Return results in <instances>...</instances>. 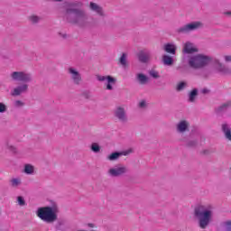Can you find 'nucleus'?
<instances>
[{
  "label": "nucleus",
  "instance_id": "obj_1",
  "mask_svg": "<svg viewBox=\"0 0 231 231\" xmlns=\"http://www.w3.org/2000/svg\"><path fill=\"white\" fill-rule=\"evenodd\" d=\"M63 21L71 26L86 29L91 28L93 23L89 22V14L84 8V2L74 0L66 2L63 5Z\"/></svg>",
  "mask_w": 231,
  "mask_h": 231
},
{
  "label": "nucleus",
  "instance_id": "obj_2",
  "mask_svg": "<svg viewBox=\"0 0 231 231\" xmlns=\"http://www.w3.org/2000/svg\"><path fill=\"white\" fill-rule=\"evenodd\" d=\"M210 62H212V57L205 54L189 56L187 60L188 67L194 70L203 69V68H207Z\"/></svg>",
  "mask_w": 231,
  "mask_h": 231
},
{
  "label": "nucleus",
  "instance_id": "obj_3",
  "mask_svg": "<svg viewBox=\"0 0 231 231\" xmlns=\"http://www.w3.org/2000/svg\"><path fill=\"white\" fill-rule=\"evenodd\" d=\"M195 217L199 219V226L205 230L212 221V211L207 206H197L194 210Z\"/></svg>",
  "mask_w": 231,
  "mask_h": 231
},
{
  "label": "nucleus",
  "instance_id": "obj_4",
  "mask_svg": "<svg viewBox=\"0 0 231 231\" xmlns=\"http://www.w3.org/2000/svg\"><path fill=\"white\" fill-rule=\"evenodd\" d=\"M36 216L39 217V219L43 221V223H47L48 225L55 223V221H57L59 218L57 215V209L50 206L38 208Z\"/></svg>",
  "mask_w": 231,
  "mask_h": 231
},
{
  "label": "nucleus",
  "instance_id": "obj_5",
  "mask_svg": "<svg viewBox=\"0 0 231 231\" xmlns=\"http://www.w3.org/2000/svg\"><path fill=\"white\" fill-rule=\"evenodd\" d=\"M203 26V23L201 22H191L189 23H187L185 25H182L176 29V33L179 35H183L185 33H190V32H194L196 30H199Z\"/></svg>",
  "mask_w": 231,
  "mask_h": 231
},
{
  "label": "nucleus",
  "instance_id": "obj_6",
  "mask_svg": "<svg viewBox=\"0 0 231 231\" xmlns=\"http://www.w3.org/2000/svg\"><path fill=\"white\" fill-rule=\"evenodd\" d=\"M11 79L14 82H32V74L24 71H14L11 73Z\"/></svg>",
  "mask_w": 231,
  "mask_h": 231
},
{
  "label": "nucleus",
  "instance_id": "obj_7",
  "mask_svg": "<svg viewBox=\"0 0 231 231\" xmlns=\"http://www.w3.org/2000/svg\"><path fill=\"white\" fill-rule=\"evenodd\" d=\"M114 116L121 122V124H127L128 118H127V114L125 113V108L122 106H118L116 108L114 111Z\"/></svg>",
  "mask_w": 231,
  "mask_h": 231
},
{
  "label": "nucleus",
  "instance_id": "obj_8",
  "mask_svg": "<svg viewBox=\"0 0 231 231\" xmlns=\"http://www.w3.org/2000/svg\"><path fill=\"white\" fill-rule=\"evenodd\" d=\"M97 79L99 82H104V81L106 80L107 81L106 89L108 91H113V85L112 84H116V79L113 78V76H100V75H97Z\"/></svg>",
  "mask_w": 231,
  "mask_h": 231
},
{
  "label": "nucleus",
  "instance_id": "obj_9",
  "mask_svg": "<svg viewBox=\"0 0 231 231\" xmlns=\"http://www.w3.org/2000/svg\"><path fill=\"white\" fill-rule=\"evenodd\" d=\"M215 64H217L216 69L221 75H231V69L219 62V60H215Z\"/></svg>",
  "mask_w": 231,
  "mask_h": 231
},
{
  "label": "nucleus",
  "instance_id": "obj_10",
  "mask_svg": "<svg viewBox=\"0 0 231 231\" xmlns=\"http://www.w3.org/2000/svg\"><path fill=\"white\" fill-rule=\"evenodd\" d=\"M69 73L71 74L73 83L76 84V86H79L80 82H82V76L80 75V72L73 68H69Z\"/></svg>",
  "mask_w": 231,
  "mask_h": 231
},
{
  "label": "nucleus",
  "instance_id": "obj_11",
  "mask_svg": "<svg viewBox=\"0 0 231 231\" xmlns=\"http://www.w3.org/2000/svg\"><path fill=\"white\" fill-rule=\"evenodd\" d=\"M135 80L137 83H139L140 86H147L149 82L151 81V79L149 76L143 74V73H137L135 75Z\"/></svg>",
  "mask_w": 231,
  "mask_h": 231
},
{
  "label": "nucleus",
  "instance_id": "obj_12",
  "mask_svg": "<svg viewBox=\"0 0 231 231\" xmlns=\"http://www.w3.org/2000/svg\"><path fill=\"white\" fill-rule=\"evenodd\" d=\"M132 152H134V150L132 148L126 151H123L121 152H113L108 156V160H110V162H113L115 160H118L120 156H127L129 154H132Z\"/></svg>",
  "mask_w": 231,
  "mask_h": 231
},
{
  "label": "nucleus",
  "instance_id": "obj_13",
  "mask_svg": "<svg viewBox=\"0 0 231 231\" xmlns=\"http://www.w3.org/2000/svg\"><path fill=\"white\" fill-rule=\"evenodd\" d=\"M89 9L92 12H96V14L97 15H100V17H106V14H104V9L102 8V6L98 5L97 3L90 2L89 3Z\"/></svg>",
  "mask_w": 231,
  "mask_h": 231
},
{
  "label": "nucleus",
  "instance_id": "obj_14",
  "mask_svg": "<svg viewBox=\"0 0 231 231\" xmlns=\"http://www.w3.org/2000/svg\"><path fill=\"white\" fill-rule=\"evenodd\" d=\"M199 50L192 44L190 42H187L183 48V53L192 55V53H198Z\"/></svg>",
  "mask_w": 231,
  "mask_h": 231
},
{
  "label": "nucleus",
  "instance_id": "obj_15",
  "mask_svg": "<svg viewBox=\"0 0 231 231\" xmlns=\"http://www.w3.org/2000/svg\"><path fill=\"white\" fill-rule=\"evenodd\" d=\"M28 91V84L23 83L15 88L12 92V97H19L22 93H26Z\"/></svg>",
  "mask_w": 231,
  "mask_h": 231
},
{
  "label": "nucleus",
  "instance_id": "obj_16",
  "mask_svg": "<svg viewBox=\"0 0 231 231\" xmlns=\"http://www.w3.org/2000/svg\"><path fill=\"white\" fill-rule=\"evenodd\" d=\"M127 172V167L125 166H121L117 168H112L109 170V174L110 176H122V174H125Z\"/></svg>",
  "mask_w": 231,
  "mask_h": 231
},
{
  "label": "nucleus",
  "instance_id": "obj_17",
  "mask_svg": "<svg viewBox=\"0 0 231 231\" xmlns=\"http://www.w3.org/2000/svg\"><path fill=\"white\" fill-rule=\"evenodd\" d=\"M189 123L187 122V120H181L180 122H179L176 125V131L177 133H187V131H189Z\"/></svg>",
  "mask_w": 231,
  "mask_h": 231
},
{
  "label": "nucleus",
  "instance_id": "obj_18",
  "mask_svg": "<svg viewBox=\"0 0 231 231\" xmlns=\"http://www.w3.org/2000/svg\"><path fill=\"white\" fill-rule=\"evenodd\" d=\"M137 59L139 62H142L143 64H147V62H149V53L141 51L137 53Z\"/></svg>",
  "mask_w": 231,
  "mask_h": 231
},
{
  "label": "nucleus",
  "instance_id": "obj_19",
  "mask_svg": "<svg viewBox=\"0 0 231 231\" xmlns=\"http://www.w3.org/2000/svg\"><path fill=\"white\" fill-rule=\"evenodd\" d=\"M228 107H231V102L227 101L226 103L222 104L221 106H219L218 107H217L215 109L216 113L217 115L221 114V113H225L226 111L228 110Z\"/></svg>",
  "mask_w": 231,
  "mask_h": 231
},
{
  "label": "nucleus",
  "instance_id": "obj_20",
  "mask_svg": "<svg viewBox=\"0 0 231 231\" xmlns=\"http://www.w3.org/2000/svg\"><path fill=\"white\" fill-rule=\"evenodd\" d=\"M163 50L164 51H166V53H171V55H176L177 47L172 43H166Z\"/></svg>",
  "mask_w": 231,
  "mask_h": 231
},
{
  "label": "nucleus",
  "instance_id": "obj_21",
  "mask_svg": "<svg viewBox=\"0 0 231 231\" xmlns=\"http://www.w3.org/2000/svg\"><path fill=\"white\" fill-rule=\"evenodd\" d=\"M222 133H224L226 140H229L231 142V129L227 124L222 125Z\"/></svg>",
  "mask_w": 231,
  "mask_h": 231
},
{
  "label": "nucleus",
  "instance_id": "obj_22",
  "mask_svg": "<svg viewBox=\"0 0 231 231\" xmlns=\"http://www.w3.org/2000/svg\"><path fill=\"white\" fill-rule=\"evenodd\" d=\"M199 90L198 88H193L188 95V102L194 103L196 102V98L198 97Z\"/></svg>",
  "mask_w": 231,
  "mask_h": 231
},
{
  "label": "nucleus",
  "instance_id": "obj_23",
  "mask_svg": "<svg viewBox=\"0 0 231 231\" xmlns=\"http://www.w3.org/2000/svg\"><path fill=\"white\" fill-rule=\"evenodd\" d=\"M162 62L164 66H172L174 64V59L169 55H163L162 56Z\"/></svg>",
  "mask_w": 231,
  "mask_h": 231
},
{
  "label": "nucleus",
  "instance_id": "obj_24",
  "mask_svg": "<svg viewBox=\"0 0 231 231\" xmlns=\"http://www.w3.org/2000/svg\"><path fill=\"white\" fill-rule=\"evenodd\" d=\"M34 171H35V168L33 167V165L32 164L24 165L23 172L25 174H33Z\"/></svg>",
  "mask_w": 231,
  "mask_h": 231
},
{
  "label": "nucleus",
  "instance_id": "obj_25",
  "mask_svg": "<svg viewBox=\"0 0 231 231\" xmlns=\"http://www.w3.org/2000/svg\"><path fill=\"white\" fill-rule=\"evenodd\" d=\"M28 19L30 23H32V24H39V23L41 22V16H37L35 14H32L28 17Z\"/></svg>",
  "mask_w": 231,
  "mask_h": 231
},
{
  "label": "nucleus",
  "instance_id": "obj_26",
  "mask_svg": "<svg viewBox=\"0 0 231 231\" xmlns=\"http://www.w3.org/2000/svg\"><path fill=\"white\" fill-rule=\"evenodd\" d=\"M119 63L121 64V66H124L125 68V66H127V53H122L121 57L119 58Z\"/></svg>",
  "mask_w": 231,
  "mask_h": 231
},
{
  "label": "nucleus",
  "instance_id": "obj_27",
  "mask_svg": "<svg viewBox=\"0 0 231 231\" xmlns=\"http://www.w3.org/2000/svg\"><path fill=\"white\" fill-rule=\"evenodd\" d=\"M148 73L152 79H160V73L154 69L149 70Z\"/></svg>",
  "mask_w": 231,
  "mask_h": 231
},
{
  "label": "nucleus",
  "instance_id": "obj_28",
  "mask_svg": "<svg viewBox=\"0 0 231 231\" xmlns=\"http://www.w3.org/2000/svg\"><path fill=\"white\" fill-rule=\"evenodd\" d=\"M12 187H19L21 184V179L16 178V179H12L10 180Z\"/></svg>",
  "mask_w": 231,
  "mask_h": 231
},
{
  "label": "nucleus",
  "instance_id": "obj_29",
  "mask_svg": "<svg viewBox=\"0 0 231 231\" xmlns=\"http://www.w3.org/2000/svg\"><path fill=\"white\" fill-rule=\"evenodd\" d=\"M187 83H185V81L180 82L177 86V91H181L182 89H185Z\"/></svg>",
  "mask_w": 231,
  "mask_h": 231
},
{
  "label": "nucleus",
  "instance_id": "obj_30",
  "mask_svg": "<svg viewBox=\"0 0 231 231\" xmlns=\"http://www.w3.org/2000/svg\"><path fill=\"white\" fill-rule=\"evenodd\" d=\"M17 201L20 207H24V205H26V201L24 200V198H23L22 196L17 197Z\"/></svg>",
  "mask_w": 231,
  "mask_h": 231
},
{
  "label": "nucleus",
  "instance_id": "obj_31",
  "mask_svg": "<svg viewBox=\"0 0 231 231\" xmlns=\"http://www.w3.org/2000/svg\"><path fill=\"white\" fill-rule=\"evenodd\" d=\"M82 97L87 100H89V98H91V92L89 90H85L82 92Z\"/></svg>",
  "mask_w": 231,
  "mask_h": 231
},
{
  "label": "nucleus",
  "instance_id": "obj_32",
  "mask_svg": "<svg viewBox=\"0 0 231 231\" xmlns=\"http://www.w3.org/2000/svg\"><path fill=\"white\" fill-rule=\"evenodd\" d=\"M8 107L5 103L0 102V113H6Z\"/></svg>",
  "mask_w": 231,
  "mask_h": 231
},
{
  "label": "nucleus",
  "instance_id": "obj_33",
  "mask_svg": "<svg viewBox=\"0 0 231 231\" xmlns=\"http://www.w3.org/2000/svg\"><path fill=\"white\" fill-rule=\"evenodd\" d=\"M224 226L226 228V230L227 231H231V221L227 220L224 223Z\"/></svg>",
  "mask_w": 231,
  "mask_h": 231
},
{
  "label": "nucleus",
  "instance_id": "obj_34",
  "mask_svg": "<svg viewBox=\"0 0 231 231\" xmlns=\"http://www.w3.org/2000/svg\"><path fill=\"white\" fill-rule=\"evenodd\" d=\"M90 150L93 151V152H100V146L99 145H92L90 147Z\"/></svg>",
  "mask_w": 231,
  "mask_h": 231
},
{
  "label": "nucleus",
  "instance_id": "obj_35",
  "mask_svg": "<svg viewBox=\"0 0 231 231\" xmlns=\"http://www.w3.org/2000/svg\"><path fill=\"white\" fill-rule=\"evenodd\" d=\"M14 106H15V107H22V106H24V103H23V101H21V100H16L14 102Z\"/></svg>",
  "mask_w": 231,
  "mask_h": 231
},
{
  "label": "nucleus",
  "instance_id": "obj_36",
  "mask_svg": "<svg viewBox=\"0 0 231 231\" xmlns=\"http://www.w3.org/2000/svg\"><path fill=\"white\" fill-rule=\"evenodd\" d=\"M147 106V103L145 102V100H142L140 103H139V107L141 109H143L144 107Z\"/></svg>",
  "mask_w": 231,
  "mask_h": 231
},
{
  "label": "nucleus",
  "instance_id": "obj_37",
  "mask_svg": "<svg viewBox=\"0 0 231 231\" xmlns=\"http://www.w3.org/2000/svg\"><path fill=\"white\" fill-rule=\"evenodd\" d=\"M199 142L198 140H191L189 142L188 145H198Z\"/></svg>",
  "mask_w": 231,
  "mask_h": 231
},
{
  "label": "nucleus",
  "instance_id": "obj_38",
  "mask_svg": "<svg viewBox=\"0 0 231 231\" xmlns=\"http://www.w3.org/2000/svg\"><path fill=\"white\" fill-rule=\"evenodd\" d=\"M200 93H202V95H208V93H210V89L208 88H203Z\"/></svg>",
  "mask_w": 231,
  "mask_h": 231
},
{
  "label": "nucleus",
  "instance_id": "obj_39",
  "mask_svg": "<svg viewBox=\"0 0 231 231\" xmlns=\"http://www.w3.org/2000/svg\"><path fill=\"white\" fill-rule=\"evenodd\" d=\"M60 37L63 38L64 40L68 39V37H69V35H68L67 33H62V32H59Z\"/></svg>",
  "mask_w": 231,
  "mask_h": 231
},
{
  "label": "nucleus",
  "instance_id": "obj_40",
  "mask_svg": "<svg viewBox=\"0 0 231 231\" xmlns=\"http://www.w3.org/2000/svg\"><path fill=\"white\" fill-rule=\"evenodd\" d=\"M226 62H231V56L230 55H226L224 57Z\"/></svg>",
  "mask_w": 231,
  "mask_h": 231
},
{
  "label": "nucleus",
  "instance_id": "obj_41",
  "mask_svg": "<svg viewBox=\"0 0 231 231\" xmlns=\"http://www.w3.org/2000/svg\"><path fill=\"white\" fill-rule=\"evenodd\" d=\"M225 15H228V16H230V15H231V11H227V12H226V13H225Z\"/></svg>",
  "mask_w": 231,
  "mask_h": 231
},
{
  "label": "nucleus",
  "instance_id": "obj_42",
  "mask_svg": "<svg viewBox=\"0 0 231 231\" xmlns=\"http://www.w3.org/2000/svg\"><path fill=\"white\" fill-rule=\"evenodd\" d=\"M88 226L90 227V228H93V226H95L93 224H88Z\"/></svg>",
  "mask_w": 231,
  "mask_h": 231
},
{
  "label": "nucleus",
  "instance_id": "obj_43",
  "mask_svg": "<svg viewBox=\"0 0 231 231\" xmlns=\"http://www.w3.org/2000/svg\"><path fill=\"white\" fill-rule=\"evenodd\" d=\"M91 145H98L97 143H92Z\"/></svg>",
  "mask_w": 231,
  "mask_h": 231
},
{
  "label": "nucleus",
  "instance_id": "obj_44",
  "mask_svg": "<svg viewBox=\"0 0 231 231\" xmlns=\"http://www.w3.org/2000/svg\"><path fill=\"white\" fill-rule=\"evenodd\" d=\"M10 149H13V147L11 146Z\"/></svg>",
  "mask_w": 231,
  "mask_h": 231
}]
</instances>
